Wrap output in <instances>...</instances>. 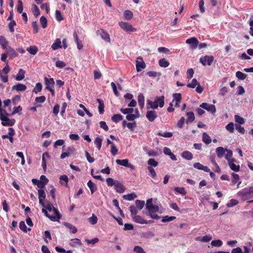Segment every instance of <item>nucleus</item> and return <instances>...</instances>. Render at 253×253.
I'll list each match as a JSON object with an SVG mask.
<instances>
[{
    "label": "nucleus",
    "instance_id": "nucleus-61",
    "mask_svg": "<svg viewBox=\"0 0 253 253\" xmlns=\"http://www.w3.org/2000/svg\"><path fill=\"white\" fill-rule=\"evenodd\" d=\"M88 221L91 224H95L97 222V217L93 214L92 215V216L90 217L88 219Z\"/></svg>",
    "mask_w": 253,
    "mask_h": 253
},
{
    "label": "nucleus",
    "instance_id": "nucleus-24",
    "mask_svg": "<svg viewBox=\"0 0 253 253\" xmlns=\"http://www.w3.org/2000/svg\"><path fill=\"white\" fill-rule=\"evenodd\" d=\"M7 44H8V42L7 41L5 38L3 36H0V45L1 46L2 48L3 49H6Z\"/></svg>",
    "mask_w": 253,
    "mask_h": 253
},
{
    "label": "nucleus",
    "instance_id": "nucleus-18",
    "mask_svg": "<svg viewBox=\"0 0 253 253\" xmlns=\"http://www.w3.org/2000/svg\"><path fill=\"white\" fill-rule=\"evenodd\" d=\"M181 157L187 160H191L193 159V156L192 153L188 151H185L181 153Z\"/></svg>",
    "mask_w": 253,
    "mask_h": 253
},
{
    "label": "nucleus",
    "instance_id": "nucleus-30",
    "mask_svg": "<svg viewBox=\"0 0 253 253\" xmlns=\"http://www.w3.org/2000/svg\"><path fill=\"white\" fill-rule=\"evenodd\" d=\"M27 50L32 55H35L38 51V48L35 45H31L27 47Z\"/></svg>",
    "mask_w": 253,
    "mask_h": 253
},
{
    "label": "nucleus",
    "instance_id": "nucleus-13",
    "mask_svg": "<svg viewBox=\"0 0 253 253\" xmlns=\"http://www.w3.org/2000/svg\"><path fill=\"white\" fill-rule=\"evenodd\" d=\"M45 84V88L49 89L50 88H52L54 85V81L53 78H48L46 77L44 78Z\"/></svg>",
    "mask_w": 253,
    "mask_h": 253
},
{
    "label": "nucleus",
    "instance_id": "nucleus-20",
    "mask_svg": "<svg viewBox=\"0 0 253 253\" xmlns=\"http://www.w3.org/2000/svg\"><path fill=\"white\" fill-rule=\"evenodd\" d=\"M96 101L99 103L98 105V111L100 114H102L104 112V104L103 100L97 98Z\"/></svg>",
    "mask_w": 253,
    "mask_h": 253
},
{
    "label": "nucleus",
    "instance_id": "nucleus-49",
    "mask_svg": "<svg viewBox=\"0 0 253 253\" xmlns=\"http://www.w3.org/2000/svg\"><path fill=\"white\" fill-rule=\"evenodd\" d=\"M199 84V83H198L197 80L196 79H193L191 83L188 84L187 86L189 88H194L197 85H198Z\"/></svg>",
    "mask_w": 253,
    "mask_h": 253
},
{
    "label": "nucleus",
    "instance_id": "nucleus-26",
    "mask_svg": "<svg viewBox=\"0 0 253 253\" xmlns=\"http://www.w3.org/2000/svg\"><path fill=\"white\" fill-rule=\"evenodd\" d=\"M186 115L188 117L186 123L188 124L189 123H192L195 120V115L193 112H189L186 113Z\"/></svg>",
    "mask_w": 253,
    "mask_h": 253
},
{
    "label": "nucleus",
    "instance_id": "nucleus-23",
    "mask_svg": "<svg viewBox=\"0 0 253 253\" xmlns=\"http://www.w3.org/2000/svg\"><path fill=\"white\" fill-rule=\"evenodd\" d=\"M226 152L227 153L225 155V158L228 161V163L231 161H235V159L232 158L233 155L232 150L227 149Z\"/></svg>",
    "mask_w": 253,
    "mask_h": 253
},
{
    "label": "nucleus",
    "instance_id": "nucleus-46",
    "mask_svg": "<svg viewBox=\"0 0 253 253\" xmlns=\"http://www.w3.org/2000/svg\"><path fill=\"white\" fill-rule=\"evenodd\" d=\"M235 122L237 123L239 125H243L245 123V120L244 118L237 115L235 116Z\"/></svg>",
    "mask_w": 253,
    "mask_h": 253
},
{
    "label": "nucleus",
    "instance_id": "nucleus-21",
    "mask_svg": "<svg viewBox=\"0 0 253 253\" xmlns=\"http://www.w3.org/2000/svg\"><path fill=\"white\" fill-rule=\"evenodd\" d=\"M165 97L162 95L161 96H156L155 97V100L157 102V103L159 104V107L162 108L164 106L165 104Z\"/></svg>",
    "mask_w": 253,
    "mask_h": 253
},
{
    "label": "nucleus",
    "instance_id": "nucleus-38",
    "mask_svg": "<svg viewBox=\"0 0 253 253\" xmlns=\"http://www.w3.org/2000/svg\"><path fill=\"white\" fill-rule=\"evenodd\" d=\"M123 116L120 114H115L112 117V120L113 122L117 123L120 121L123 120Z\"/></svg>",
    "mask_w": 253,
    "mask_h": 253
},
{
    "label": "nucleus",
    "instance_id": "nucleus-11",
    "mask_svg": "<svg viewBox=\"0 0 253 253\" xmlns=\"http://www.w3.org/2000/svg\"><path fill=\"white\" fill-rule=\"evenodd\" d=\"M147 119L151 122H154L158 117L155 111H148L146 113Z\"/></svg>",
    "mask_w": 253,
    "mask_h": 253
},
{
    "label": "nucleus",
    "instance_id": "nucleus-27",
    "mask_svg": "<svg viewBox=\"0 0 253 253\" xmlns=\"http://www.w3.org/2000/svg\"><path fill=\"white\" fill-rule=\"evenodd\" d=\"M53 49L55 50L62 47L61 42L60 39H57L51 45Z\"/></svg>",
    "mask_w": 253,
    "mask_h": 253
},
{
    "label": "nucleus",
    "instance_id": "nucleus-10",
    "mask_svg": "<svg viewBox=\"0 0 253 253\" xmlns=\"http://www.w3.org/2000/svg\"><path fill=\"white\" fill-rule=\"evenodd\" d=\"M38 192L40 204L42 207H45V204L43 201L45 199L46 194L44 191L42 189H40L38 190Z\"/></svg>",
    "mask_w": 253,
    "mask_h": 253
},
{
    "label": "nucleus",
    "instance_id": "nucleus-19",
    "mask_svg": "<svg viewBox=\"0 0 253 253\" xmlns=\"http://www.w3.org/2000/svg\"><path fill=\"white\" fill-rule=\"evenodd\" d=\"M87 185L89 188L92 194H93L97 190V186L91 180L88 181Z\"/></svg>",
    "mask_w": 253,
    "mask_h": 253
},
{
    "label": "nucleus",
    "instance_id": "nucleus-37",
    "mask_svg": "<svg viewBox=\"0 0 253 253\" xmlns=\"http://www.w3.org/2000/svg\"><path fill=\"white\" fill-rule=\"evenodd\" d=\"M32 181L34 184L37 185L38 187L40 189H42L44 188V183H42V181H40L36 179H33Z\"/></svg>",
    "mask_w": 253,
    "mask_h": 253
},
{
    "label": "nucleus",
    "instance_id": "nucleus-50",
    "mask_svg": "<svg viewBox=\"0 0 253 253\" xmlns=\"http://www.w3.org/2000/svg\"><path fill=\"white\" fill-rule=\"evenodd\" d=\"M236 76L238 79L243 80L247 77V75L242 72L237 71L236 73Z\"/></svg>",
    "mask_w": 253,
    "mask_h": 253
},
{
    "label": "nucleus",
    "instance_id": "nucleus-62",
    "mask_svg": "<svg viewBox=\"0 0 253 253\" xmlns=\"http://www.w3.org/2000/svg\"><path fill=\"white\" fill-rule=\"evenodd\" d=\"M116 181L117 180H115L113 178L110 177L106 179L107 184L108 186H115Z\"/></svg>",
    "mask_w": 253,
    "mask_h": 253
},
{
    "label": "nucleus",
    "instance_id": "nucleus-36",
    "mask_svg": "<svg viewBox=\"0 0 253 253\" xmlns=\"http://www.w3.org/2000/svg\"><path fill=\"white\" fill-rule=\"evenodd\" d=\"M137 196L134 193H131L130 194H128L127 195H125L123 196L124 199L128 201L133 200Z\"/></svg>",
    "mask_w": 253,
    "mask_h": 253
},
{
    "label": "nucleus",
    "instance_id": "nucleus-9",
    "mask_svg": "<svg viewBox=\"0 0 253 253\" xmlns=\"http://www.w3.org/2000/svg\"><path fill=\"white\" fill-rule=\"evenodd\" d=\"M200 107L204 109L212 114L216 112L215 107L213 104H209L207 103H203L200 105Z\"/></svg>",
    "mask_w": 253,
    "mask_h": 253
},
{
    "label": "nucleus",
    "instance_id": "nucleus-56",
    "mask_svg": "<svg viewBox=\"0 0 253 253\" xmlns=\"http://www.w3.org/2000/svg\"><path fill=\"white\" fill-rule=\"evenodd\" d=\"M158 51L160 53H164L166 54H169L170 52L169 49L165 47H160L158 48Z\"/></svg>",
    "mask_w": 253,
    "mask_h": 253
},
{
    "label": "nucleus",
    "instance_id": "nucleus-41",
    "mask_svg": "<svg viewBox=\"0 0 253 253\" xmlns=\"http://www.w3.org/2000/svg\"><path fill=\"white\" fill-rule=\"evenodd\" d=\"M102 140L99 137H96L94 140V144H95L97 149L100 150L102 146Z\"/></svg>",
    "mask_w": 253,
    "mask_h": 253
},
{
    "label": "nucleus",
    "instance_id": "nucleus-55",
    "mask_svg": "<svg viewBox=\"0 0 253 253\" xmlns=\"http://www.w3.org/2000/svg\"><path fill=\"white\" fill-rule=\"evenodd\" d=\"M33 12L34 15L37 17L40 14V11L37 5L33 4Z\"/></svg>",
    "mask_w": 253,
    "mask_h": 253
},
{
    "label": "nucleus",
    "instance_id": "nucleus-48",
    "mask_svg": "<svg viewBox=\"0 0 253 253\" xmlns=\"http://www.w3.org/2000/svg\"><path fill=\"white\" fill-rule=\"evenodd\" d=\"M157 135L164 137H171L172 136L173 134L172 132H165L164 133H163L160 131L157 133Z\"/></svg>",
    "mask_w": 253,
    "mask_h": 253
},
{
    "label": "nucleus",
    "instance_id": "nucleus-3",
    "mask_svg": "<svg viewBox=\"0 0 253 253\" xmlns=\"http://www.w3.org/2000/svg\"><path fill=\"white\" fill-rule=\"evenodd\" d=\"M120 27L125 32H135L136 29L133 28L131 24L127 22L121 21L119 23Z\"/></svg>",
    "mask_w": 253,
    "mask_h": 253
},
{
    "label": "nucleus",
    "instance_id": "nucleus-59",
    "mask_svg": "<svg viewBox=\"0 0 253 253\" xmlns=\"http://www.w3.org/2000/svg\"><path fill=\"white\" fill-rule=\"evenodd\" d=\"M55 250L57 252L60 253H72V250L66 251L64 249L59 247H56Z\"/></svg>",
    "mask_w": 253,
    "mask_h": 253
},
{
    "label": "nucleus",
    "instance_id": "nucleus-28",
    "mask_svg": "<svg viewBox=\"0 0 253 253\" xmlns=\"http://www.w3.org/2000/svg\"><path fill=\"white\" fill-rule=\"evenodd\" d=\"M64 225L67 228H68L69 229H70L71 232L72 233L75 234V233H77V232L78 231L77 228L75 226H74L73 225H72V224L68 223V222H64Z\"/></svg>",
    "mask_w": 253,
    "mask_h": 253
},
{
    "label": "nucleus",
    "instance_id": "nucleus-43",
    "mask_svg": "<svg viewBox=\"0 0 253 253\" xmlns=\"http://www.w3.org/2000/svg\"><path fill=\"white\" fill-rule=\"evenodd\" d=\"M147 102L148 104L150 105L151 108L153 109H156L159 106V104L155 100H154V101H151L150 100H148Z\"/></svg>",
    "mask_w": 253,
    "mask_h": 253
},
{
    "label": "nucleus",
    "instance_id": "nucleus-34",
    "mask_svg": "<svg viewBox=\"0 0 253 253\" xmlns=\"http://www.w3.org/2000/svg\"><path fill=\"white\" fill-rule=\"evenodd\" d=\"M124 17L126 19L129 20L132 18L133 13L131 11L126 10L124 13Z\"/></svg>",
    "mask_w": 253,
    "mask_h": 253
},
{
    "label": "nucleus",
    "instance_id": "nucleus-51",
    "mask_svg": "<svg viewBox=\"0 0 253 253\" xmlns=\"http://www.w3.org/2000/svg\"><path fill=\"white\" fill-rule=\"evenodd\" d=\"M120 111L124 114H130L133 112L134 109L133 108H121Z\"/></svg>",
    "mask_w": 253,
    "mask_h": 253
},
{
    "label": "nucleus",
    "instance_id": "nucleus-8",
    "mask_svg": "<svg viewBox=\"0 0 253 253\" xmlns=\"http://www.w3.org/2000/svg\"><path fill=\"white\" fill-rule=\"evenodd\" d=\"M131 217L134 222L139 224H150L153 222L152 220H145L142 216L138 215H134Z\"/></svg>",
    "mask_w": 253,
    "mask_h": 253
},
{
    "label": "nucleus",
    "instance_id": "nucleus-32",
    "mask_svg": "<svg viewBox=\"0 0 253 253\" xmlns=\"http://www.w3.org/2000/svg\"><path fill=\"white\" fill-rule=\"evenodd\" d=\"M8 139L10 142L11 143H13L14 141V138L13 136L15 134L14 129L12 127H9L8 128Z\"/></svg>",
    "mask_w": 253,
    "mask_h": 253
},
{
    "label": "nucleus",
    "instance_id": "nucleus-22",
    "mask_svg": "<svg viewBox=\"0 0 253 253\" xmlns=\"http://www.w3.org/2000/svg\"><path fill=\"white\" fill-rule=\"evenodd\" d=\"M202 140L206 144H209L212 141L211 137L206 132L203 133Z\"/></svg>",
    "mask_w": 253,
    "mask_h": 253
},
{
    "label": "nucleus",
    "instance_id": "nucleus-45",
    "mask_svg": "<svg viewBox=\"0 0 253 253\" xmlns=\"http://www.w3.org/2000/svg\"><path fill=\"white\" fill-rule=\"evenodd\" d=\"M40 23L42 28L44 29L47 27V19L45 17L42 16L40 18Z\"/></svg>",
    "mask_w": 253,
    "mask_h": 253
},
{
    "label": "nucleus",
    "instance_id": "nucleus-2",
    "mask_svg": "<svg viewBox=\"0 0 253 253\" xmlns=\"http://www.w3.org/2000/svg\"><path fill=\"white\" fill-rule=\"evenodd\" d=\"M238 196L244 198L248 195L253 196V187L251 186L248 188H245L237 193Z\"/></svg>",
    "mask_w": 253,
    "mask_h": 253
},
{
    "label": "nucleus",
    "instance_id": "nucleus-17",
    "mask_svg": "<svg viewBox=\"0 0 253 253\" xmlns=\"http://www.w3.org/2000/svg\"><path fill=\"white\" fill-rule=\"evenodd\" d=\"M235 161H231L228 163L230 168L234 171L238 172L240 171V167L239 165H236L235 164Z\"/></svg>",
    "mask_w": 253,
    "mask_h": 253
},
{
    "label": "nucleus",
    "instance_id": "nucleus-40",
    "mask_svg": "<svg viewBox=\"0 0 253 253\" xmlns=\"http://www.w3.org/2000/svg\"><path fill=\"white\" fill-rule=\"evenodd\" d=\"M129 210L131 213V216L137 215V212L139 211L137 208L134 205L129 207Z\"/></svg>",
    "mask_w": 253,
    "mask_h": 253
},
{
    "label": "nucleus",
    "instance_id": "nucleus-64",
    "mask_svg": "<svg viewBox=\"0 0 253 253\" xmlns=\"http://www.w3.org/2000/svg\"><path fill=\"white\" fill-rule=\"evenodd\" d=\"M133 251L136 253H146L143 249L140 246H135Z\"/></svg>",
    "mask_w": 253,
    "mask_h": 253
},
{
    "label": "nucleus",
    "instance_id": "nucleus-5",
    "mask_svg": "<svg viewBox=\"0 0 253 253\" xmlns=\"http://www.w3.org/2000/svg\"><path fill=\"white\" fill-rule=\"evenodd\" d=\"M0 119L3 126H13L16 122L14 119H10L6 116H0Z\"/></svg>",
    "mask_w": 253,
    "mask_h": 253
},
{
    "label": "nucleus",
    "instance_id": "nucleus-58",
    "mask_svg": "<svg viewBox=\"0 0 253 253\" xmlns=\"http://www.w3.org/2000/svg\"><path fill=\"white\" fill-rule=\"evenodd\" d=\"M211 245L214 247H220L222 245V242L220 240H213L211 242Z\"/></svg>",
    "mask_w": 253,
    "mask_h": 253
},
{
    "label": "nucleus",
    "instance_id": "nucleus-44",
    "mask_svg": "<svg viewBox=\"0 0 253 253\" xmlns=\"http://www.w3.org/2000/svg\"><path fill=\"white\" fill-rule=\"evenodd\" d=\"M147 74L150 77H160L161 76V73L160 72L155 71H149L147 73Z\"/></svg>",
    "mask_w": 253,
    "mask_h": 253
},
{
    "label": "nucleus",
    "instance_id": "nucleus-47",
    "mask_svg": "<svg viewBox=\"0 0 253 253\" xmlns=\"http://www.w3.org/2000/svg\"><path fill=\"white\" fill-rule=\"evenodd\" d=\"M42 86L41 83H38L36 84L35 87L34 88L33 91L35 93H38L39 92L41 91Z\"/></svg>",
    "mask_w": 253,
    "mask_h": 253
},
{
    "label": "nucleus",
    "instance_id": "nucleus-29",
    "mask_svg": "<svg viewBox=\"0 0 253 253\" xmlns=\"http://www.w3.org/2000/svg\"><path fill=\"white\" fill-rule=\"evenodd\" d=\"M144 96L143 94L141 93L138 96V102L140 108H143L144 106Z\"/></svg>",
    "mask_w": 253,
    "mask_h": 253
},
{
    "label": "nucleus",
    "instance_id": "nucleus-7",
    "mask_svg": "<svg viewBox=\"0 0 253 253\" xmlns=\"http://www.w3.org/2000/svg\"><path fill=\"white\" fill-rule=\"evenodd\" d=\"M186 43L190 45L191 49H195L199 44V41L196 38L192 37L186 40Z\"/></svg>",
    "mask_w": 253,
    "mask_h": 253
},
{
    "label": "nucleus",
    "instance_id": "nucleus-54",
    "mask_svg": "<svg viewBox=\"0 0 253 253\" xmlns=\"http://www.w3.org/2000/svg\"><path fill=\"white\" fill-rule=\"evenodd\" d=\"M59 179H60V182L61 184L63 185L64 184L63 182H64L66 183V186L67 185L68 182V178L67 175H61Z\"/></svg>",
    "mask_w": 253,
    "mask_h": 253
},
{
    "label": "nucleus",
    "instance_id": "nucleus-35",
    "mask_svg": "<svg viewBox=\"0 0 253 253\" xmlns=\"http://www.w3.org/2000/svg\"><path fill=\"white\" fill-rule=\"evenodd\" d=\"M231 175L232 176L231 185H234L239 181L240 177L238 174L235 173H232Z\"/></svg>",
    "mask_w": 253,
    "mask_h": 253
},
{
    "label": "nucleus",
    "instance_id": "nucleus-42",
    "mask_svg": "<svg viewBox=\"0 0 253 253\" xmlns=\"http://www.w3.org/2000/svg\"><path fill=\"white\" fill-rule=\"evenodd\" d=\"M174 191L182 195H185L187 193L185 188L184 187H174Z\"/></svg>",
    "mask_w": 253,
    "mask_h": 253
},
{
    "label": "nucleus",
    "instance_id": "nucleus-16",
    "mask_svg": "<svg viewBox=\"0 0 253 253\" xmlns=\"http://www.w3.org/2000/svg\"><path fill=\"white\" fill-rule=\"evenodd\" d=\"M26 89V86L25 84L20 83H17L16 84L14 85L12 87V90H15L18 91H25Z\"/></svg>",
    "mask_w": 253,
    "mask_h": 253
},
{
    "label": "nucleus",
    "instance_id": "nucleus-4",
    "mask_svg": "<svg viewBox=\"0 0 253 253\" xmlns=\"http://www.w3.org/2000/svg\"><path fill=\"white\" fill-rule=\"evenodd\" d=\"M159 210V208L158 206L154 205L153 207L150 209L148 210L147 215H149L152 218L158 219L160 218V216L156 214Z\"/></svg>",
    "mask_w": 253,
    "mask_h": 253
},
{
    "label": "nucleus",
    "instance_id": "nucleus-1",
    "mask_svg": "<svg viewBox=\"0 0 253 253\" xmlns=\"http://www.w3.org/2000/svg\"><path fill=\"white\" fill-rule=\"evenodd\" d=\"M43 207L46 208L48 211L49 212H55L56 215V216H49V214L48 213L47 211L44 209H42V212L44 213L45 215L48 217L51 221H58L59 219L61 218V215L60 214L58 210L55 208H54L51 204L47 203L46 205L45 204V207Z\"/></svg>",
    "mask_w": 253,
    "mask_h": 253
},
{
    "label": "nucleus",
    "instance_id": "nucleus-31",
    "mask_svg": "<svg viewBox=\"0 0 253 253\" xmlns=\"http://www.w3.org/2000/svg\"><path fill=\"white\" fill-rule=\"evenodd\" d=\"M102 31V33L101 34V38L106 42H110L111 40L109 34L103 30Z\"/></svg>",
    "mask_w": 253,
    "mask_h": 253
},
{
    "label": "nucleus",
    "instance_id": "nucleus-25",
    "mask_svg": "<svg viewBox=\"0 0 253 253\" xmlns=\"http://www.w3.org/2000/svg\"><path fill=\"white\" fill-rule=\"evenodd\" d=\"M25 71L24 70L20 69L19 70L18 73L17 74V75L15 77V80L16 81L22 80L25 78Z\"/></svg>",
    "mask_w": 253,
    "mask_h": 253
},
{
    "label": "nucleus",
    "instance_id": "nucleus-14",
    "mask_svg": "<svg viewBox=\"0 0 253 253\" xmlns=\"http://www.w3.org/2000/svg\"><path fill=\"white\" fill-rule=\"evenodd\" d=\"M226 148H224L221 146L216 148L215 149V152L217 157L219 158H222L225 155V153L226 152Z\"/></svg>",
    "mask_w": 253,
    "mask_h": 253
},
{
    "label": "nucleus",
    "instance_id": "nucleus-53",
    "mask_svg": "<svg viewBox=\"0 0 253 253\" xmlns=\"http://www.w3.org/2000/svg\"><path fill=\"white\" fill-rule=\"evenodd\" d=\"M55 17L56 20L59 22L63 20V17L60 11L59 10H56L55 11Z\"/></svg>",
    "mask_w": 253,
    "mask_h": 253
},
{
    "label": "nucleus",
    "instance_id": "nucleus-15",
    "mask_svg": "<svg viewBox=\"0 0 253 253\" xmlns=\"http://www.w3.org/2000/svg\"><path fill=\"white\" fill-rule=\"evenodd\" d=\"M115 188L116 192L119 193H122L125 191V187L119 181H116V183L115 185Z\"/></svg>",
    "mask_w": 253,
    "mask_h": 253
},
{
    "label": "nucleus",
    "instance_id": "nucleus-33",
    "mask_svg": "<svg viewBox=\"0 0 253 253\" xmlns=\"http://www.w3.org/2000/svg\"><path fill=\"white\" fill-rule=\"evenodd\" d=\"M19 228L20 229L24 232H27L28 231H30L31 228H28L27 226L25 224V223L24 221H21L19 223Z\"/></svg>",
    "mask_w": 253,
    "mask_h": 253
},
{
    "label": "nucleus",
    "instance_id": "nucleus-52",
    "mask_svg": "<svg viewBox=\"0 0 253 253\" xmlns=\"http://www.w3.org/2000/svg\"><path fill=\"white\" fill-rule=\"evenodd\" d=\"M147 169L149 171L151 176L153 178L155 179L157 177V174L155 169L152 167L150 166H148L147 167Z\"/></svg>",
    "mask_w": 253,
    "mask_h": 253
},
{
    "label": "nucleus",
    "instance_id": "nucleus-39",
    "mask_svg": "<svg viewBox=\"0 0 253 253\" xmlns=\"http://www.w3.org/2000/svg\"><path fill=\"white\" fill-rule=\"evenodd\" d=\"M135 204L136 206V207L137 208L139 211H140L143 208L145 205V202L144 201L142 200H136L135 201Z\"/></svg>",
    "mask_w": 253,
    "mask_h": 253
},
{
    "label": "nucleus",
    "instance_id": "nucleus-12",
    "mask_svg": "<svg viewBox=\"0 0 253 253\" xmlns=\"http://www.w3.org/2000/svg\"><path fill=\"white\" fill-rule=\"evenodd\" d=\"M214 57L213 56L206 55L202 56L200 58V62L201 63H212L213 61Z\"/></svg>",
    "mask_w": 253,
    "mask_h": 253
},
{
    "label": "nucleus",
    "instance_id": "nucleus-6",
    "mask_svg": "<svg viewBox=\"0 0 253 253\" xmlns=\"http://www.w3.org/2000/svg\"><path fill=\"white\" fill-rule=\"evenodd\" d=\"M116 162L118 165L129 168L131 170H134L135 169V167L131 164H129L128 163V159H117L116 160Z\"/></svg>",
    "mask_w": 253,
    "mask_h": 253
},
{
    "label": "nucleus",
    "instance_id": "nucleus-63",
    "mask_svg": "<svg viewBox=\"0 0 253 253\" xmlns=\"http://www.w3.org/2000/svg\"><path fill=\"white\" fill-rule=\"evenodd\" d=\"M148 164L149 165V166H153V167H157L158 165V163L153 158L150 159L148 161Z\"/></svg>",
    "mask_w": 253,
    "mask_h": 253
},
{
    "label": "nucleus",
    "instance_id": "nucleus-57",
    "mask_svg": "<svg viewBox=\"0 0 253 253\" xmlns=\"http://www.w3.org/2000/svg\"><path fill=\"white\" fill-rule=\"evenodd\" d=\"M176 218L175 216H169L168 215L165 216L163 217V219H162V221L163 222H169L173 220Z\"/></svg>",
    "mask_w": 253,
    "mask_h": 253
},
{
    "label": "nucleus",
    "instance_id": "nucleus-60",
    "mask_svg": "<svg viewBox=\"0 0 253 253\" xmlns=\"http://www.w3.org/2000/svg\"><path fill=\"white\" fill-rule=\"evenodd\" d=\"M21 100V95H16L14 96L12 99V103L14 105H16L18 102Z\"/></svg>",
    "mask_w": 253,
    "mask_h": 253
}]
</instances>
